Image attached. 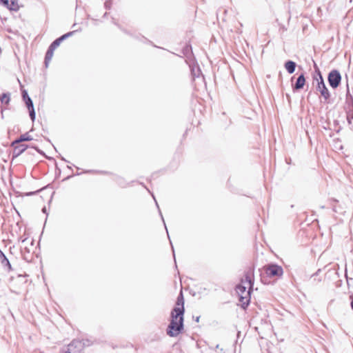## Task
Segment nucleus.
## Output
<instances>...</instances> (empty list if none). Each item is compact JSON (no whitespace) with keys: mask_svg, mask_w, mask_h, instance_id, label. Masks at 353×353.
<instances>
[{"mask_svg":"<svg viewBox=\"0 0 353 353\" xmlns=\"http://www.w3.org/2000/svg\"><path fill=\"white\" fill-rule=\"evenodd\" d=\"M184 312V298L183 292L181 291L177 296L175 306L170 314V323L166 329V334L169 336H177L183 330Z\"/></svg>","mask_w":353,"mask_h":353,"instance_id":"obj_1","label":"nucleus"},{"mask_svg":"<svg viewBox=\"0 0 353 353\" xmlns=\"http://www.w3.org/2000/svg\"><path fill=\"white\" fill-rule=\"evenodd\" d=\"M252 290H250V287L247 290V287L242 283L237 285L236 287V291L239 296V301L243 309H246L250 304Z\"/></svg>","mask_w":353,"mask_h":353,"instance_id":"obj_2","label":"nucleus"},{"mask_svg":"<svg viewBox=\"0 0 353 353\" xmlns=\"http://www.w3.org/2000/svg\"><path fill=\"white\" fill-rule=\"evenodd\" d=\"M85 345L84 341L73 340L67 347H63L60 353H83Z\"/></svg>","mask_w":353,"mask_h":353,"instance_id":"obj_3","label":"nucleus"},{"mask_svg":"<svg viewBox=\"0 0 353 353\" xmlns=\"http://www.w3.org/2000/svg\"><path fill=\"white\" fill-rule=\"evenodd\" d=\"M21 96L22 99L28 110L30 118L32 120V121L34 122L36 119V113L34 110L33 101L32 99L29 97L26 90H22Z\"/></svg>","mask_w":353,"mask_h":353,"instance_id":"obj_4","label":"nucleus"},{"mask_svg":"<svg viewBox=\"0 0 353 353\" xmlns=\"http://www.w3.org/2000/svg\"><path fill=\"white\" fill-rule=\"evenodd\" d=\"M265 274L270 277L281 276L283 274V270L281 266L275 264L270 263L264 266Z\"/></svg>","mask_w":353,"mask_h":353,"instance_id":"obj_5","label":"nucleus"},{"mask_svg":"<svg viewBox=\"0 0 353 353\" xmlns=\"http://www.w3.org/2000/svg\"><path fill=\"white\" fill-rule=\"evenodd\" d=\"M341 75L339 71L337 70H331L327 76V81L329 85L333 89H336L339 86L341 81Z\"/></svg>","mask_w":353,"mask_h":353,"instance_id":"obj_6","label":"nucleus"},{"mask_svg":"<svg viewBox=\"0 0 353 353\" xmlns=\"http://www.w3.org/2000/svg\"><path fill=\"white\" fill-rule=\"evenodd\" d=\"M254 268H249L244 272L243 278L241 279V283L248 285L250 287V290L253 289L254 283Z\"/></svg>","mask_w":353,"mask_h":353,"instance_id":"obj_7","label":"nucleus"},{"mask_svg":"<svg viewBox=\"0 0 353 353\" xmlns=\"http://www.w3.org/2000/svg\"><path fill=\"white\" fill-rule=\"evenodd\" d=\"M314 80L317 81L316 90L321 93L325 101H327L330 97V93L325 84L323 77H321V81H319L316 77H314Z\"/></svg>","mask_w":353,"mask_h":353,"instance_id":"obj_8","label":"nucleus"},{"mask_svg":"<svg viewBox=\"0 0 353 353\" xmlns=\"http://www.w3.org/2000/svg\"><path fill=\"white\" fill-rule=\"evenodd\" d=\"M10 146L13 148L12 152V161L17 158L19 155L24 152L26 150L30 147V145L24 143L15 144L14 145H12L11 143Z\"/></svg>","mask_w":353,"mask_h":353,"instance_id":"obj_9","label":"nucleus"},{"mask_svg":"<svg viewBox=\"0 0 353 353\" xmlns=\"http://www.w3.org/2000/svg\"><path fill=\"white\" fill-rule=\"evenodd\" d=\"M188 64L189 65V67L190 68L191 74L193 79L200 78L201 77L202 79H204L203 76L202 75L201 73V70L199 65L194 62V60L190 61V62H188Z\"/></svg>","mask_w":353,"mask_h":353,"instance_id":"obj_10","label":"nucleus"},{"mask_svg":"<svg viewBox=\"0 0 353 353\" xmlns=\"http://www.w3.org/2000/svg\"><path fill=\"white\" fill-rule=\"evenodd\" d=\"M1 3L12 11H18L20 8V6L18 3V0H0Z\"/></svg>","mask_w":353,"mask_h":353,"instance_id":"obj_11","label":"nucleus"},{"mask_svg":"<svg viewBox=\"0 0 353 353\" xmlns=\"http://www.w3.org/2000/svg\"><path fill=\"white\" fill-rule=\"evenodd\" d=\"M0 263L3 267V268L10 272L12 270V268L9 259L4 254V253L0 250Z\"/></svg>","mask_w":353,"mask_h":353,"instance_id":"obj_12","label":"nucleus"},{"mask_svg":"<svg viewBox=\"0 0 353 353\" xmlns=\"http://www.w3.org/2000/svg\"><path fill=\"white\" fill-rule=\"evenodd\" d=\"M305 83V74L301 73L299 75L294 84L292 85L294 90H299L303 88Z\"/></svg>","mask_w":353,"mask_h":353,"instance_id":"obj_13","label":"nucleus"},{"mask_svg":"<svg viewBox=\"0 0 353 353\" xmlns=\"http://www.w3.org/2000/svg\"><path fill=\"white\" fill-rule=\"evenodd\" d=\"M345 110H353V97L350 93L348 84L347 85Z\"/></svg>","mask_w":353,"mask_h":353,"instance_id":"obj_14","label":"nucleus"},{"mask_svg":"<svg viewBox=\"0 0 353 353\" xmlns=\"http://www.w3.org/2000/svg\"><path fill=\"white\" fill-rule=\"evenodd\" d=\"M183 54L186 57L185 62L187 63L190 62V61H194L192 59L193 54L191 46L186 45L183 49Z\"/></svg>","mask_w":353,"mask_h":353,"instance_id":"obj_15","label":"nucleus"},{"mask_svg":"<svg viewBox=\"0 0 353 353\" xmlns=\"http://www.w3.org/2000/svg\"><path fill=\"white\" fill-rule=\"evenodd\" d=\"M32 137L30 135H29L28 132H26L25 134H21L18 139L13 141L12 142V145H14L15 144H19L24 141H32Z\"/></svg>","mask_w":353,"mask_h":353,"instance_id":"obj_16","label":"nucleus"},{"mask_svg":"<svg viewBox=\"0 0 353 353\" xmlns=\"http://www.w3.org/2000/svg\"><path fill=\"white\" fill-rule=\"evenodd\" d=\"M285 68L289 74H292L295 71L296 63L291 60H288L285 63Z\"/></svg>","mask_w":353,"mask_h":353,"instance_id":"obj_17","label":"nucleus"},{"mask_svg":"<svg viewBox=\"0 0 353 353\" xmlns=\"http://www.w3.org/2000/svg\"><path fill=\"white\" fill-rule=\"evenodd\" d=\"M54 51V50L50 48V47L48 48V49L46 53L45 59H44V64H45L46 68L48 67V65L53 57Z\"/></svg>","mask_w":353,"mask_h":353,"instance_id":"obj_18","label":"nucleus"},{"mask_svg":"<svg viewBox=\"0 0 353 353\" xmlns=\"http://www.w3.org/2000/svg\"><path fill=\"white\" fill-rule=\"evenodd\" d=\"M11 100V94L10 92H4L0 95V101L2 105H8Z\"/></svg>","mask_w":353,"mask_h":353,"instance_id":"obj_19","label":"nucleus"},{"mask_svg":"<svg viewBox=\"0 0 353 353\" xmlns=\"http://www.w3.org/2000/svg\"><path fill=\"white\" fill-rule=\"evenodd\" d=\"M346 119L349 125L352 124L353 120V110H345Z\"/></svg>","mask_w":353,"mask_h":353,"instance_id":"obj_20","label":"nucleus"},{"mask_svg":"<svg viewBox=\"0 0 353 353\" xmlns=\"http://www.w3.org/2000/svg\"><path fill=\"white\" fill-rule=\"evenodd\" d=\"M74 32H75V31H71V32H67L66 34H64L62 36H61L60 37H59V39L61 41V42H62L65 39H66L69 38L70 37H71L72 35H73L74 34Z\"/></svg>","mask_w":353,"mask_h":353,"instance_id":"obj_21","label":"nucleus"},{"mask_svg":"<svg viewBox=\"0 0 353 353\" xmlns=\"http://www.w3.org/2000/svg\"><path fill=\"white\" fill-rule=\"evenodd\" d=\"M117 183L121 188H125L127 186L126 182L125 181L124 179L122 177H117Z\"/></svg>","mask_w":353,"mask_h":353,"instance_id":"obj_22","label":"nucleus"},{"mask_svg":"<svg viewBox=\"0 0 353 353\" xmlns=\"http://www.w3.org/2000/svg\"><path fill=\"white\" fill-rule=\"evenodd\" d=\"M61 41L59 40V38L56 39L50 45V48L53 49V50H55L58 46H59V45L61 44Z\"/></svg>","mask_w":353,"mask_h":353,"instance_id":"obj_23","label":"nucleus"},{"mask_svg":"<svg viewBox=\"0 0 353 353\" xmlns=\"http://www.w3.org/2000/svg\"><path fill=\"white\" fill-rule=\"evenodd\" d=\"M222 12L223 14V17H222V20L223 21H225V16L228 13V10H226L225 8H221L218 11V16L220 14V13Z\"/></svg>","mask_w":353,"mask_h":353,"instance_id":"obj_24","label":"nucleus"},{"mask_svg":"<svg viewBox=\"0 0 353 353\" xmlns=\"http://www.w3.org/2000/svg\"><path fill=\"white\" fill-rule=\"evenodd\" d=\"M152 196H153V198H154V201H155L156 205H157V208H158V209H159V214H160V216H161V219H162V221H163V223H164L165 228H166V225H165V221H164V219H163V215H162V213H161V210H160V209H159V205H158V203H157V201H156V199H155V198H154V195H153V194H152Z\"/></svg>","mask_w":353,"mask_h":353,"instance_id":"obj_25","label":"nucleus"},{"mask_svg":"<svg viewBox=\"0 0 353 353\" xmlns=\"http://www.w3.org/2000/svg\"><path fill=\"white\" fill-rule=\"evenodd\" d=\"M111 6H112V1L111 0L105 1V2L104 3L105 8L107 10H110L111 8Z\"/></svg>","mask_w":353,"mask_h":353,"instance_id":"obj_26","label":"nucleus"},{"mask_svg":"<svg viewBox=\"0 0 353 353\" xmlns=\"http://www.w3.org/2000/svg\"><path fill=\"white\" fill-rule=\"evenodd\" d=\"M314 68H315V72H316V74H317V77H323L322 74H321V72L319 70V68H318L317 65L314 63Z\"/></svg>","mask_w":353,"mask_h":353,"instance_id":"obj_27","label":"nucleus"},{"mask_svg":"<svg viewBox=\"0 0 353 353\" xmlns=\"http://www.w3.org/2000/svg\"><path fill=\"white\" fill-rule=\"evenodd\" d=\"M30 148H34L38 153L44 154L43 152L38 148L37 146H30Z\"/></svg>","mask_w":353,"mask_h":353,"instance_id":"obj_28","label":"nucleus"},{"mask_svg":"<svg viewBox=\"0 0 353 353\" xmlns=\"http://www.w3.org/2000/svg\"><path fill=\"white\" fill-rule=\"evenodd\" d=\"M350 307H351L352 310H353V294H351L350 296Z\"/></svg>","mask_w":353,"mask_h":353,"instance_id":"obj_29","label":"nucleus"},{"mask_svg":"<svg viewBox=\"0 0 353 353\" xmlns=\"http://www.w3.org/2000/svg\"><path fill=\"white\" fill-rule=\"evenodd\" d=\"M4 109H6V108H3V105H1V112L2 117H3V112Z\"/></svg>","mask_w":353,"mask_h":353,"instance_id":"obj_30","label":"nucleus"},{"mask_svg":"<svg viewBox=\"0 0 353 353\" xmlns=\"http://www.w3.org/2000/svg\"><path fill=\"white\" fill-rule=\"evenodd\" d=\"M97 171L94 170H85L83 172L84 173H92V172H96Z\"/></svg>","mask_w":353,"mask_h":353,"instance_id":"obj_31","label":"nucleus"},{"mask_svg":"<svg viewBox=\"0 0 353 353\" xmlns=\"http://www.w3.org/2000/svg\"><path fill=\"white\" fill-rule=\"evenodd\" d=\"M42 212H43V213H45V214H47V212H46V207L43 208V209H42Z\"/></svg>","mask_w":353,"mask_h":353,"instance_id":"obj_32","label":"nucleus"},{"mask_svg":"<svg viewBox=\"0 0 353 353\" xmlns=\"http://www.w3.org/2000/svg\"><path fill=\"white\" fill-rule=\"evenodd\" d=\"M199 319H200V316H197V317H196V319H195V321H196V322H199Z\"/></svg>","mask_w":353,"mask_h":353,"instance_id":"obj_33","label":"nucleus"},{"mask_svg":"<svg viewBox=\"0 0 353 353\" xmlns=\"http://www.w3.org/2000/svg\"><path fill=\"white\" fill-rule=\"evenodd\" d=\"M170 243H171V245H172V252H173V255H174V256L175 255H174V247H173V245H172V243H171V242H170Z\"/></svg>","mask_w":353,"mask_h":353,"instance_id":"obj_34","label":"nucleus"},{"mask_svg":"<svg viewBox=\"0 0 353 353\" xmlns=\"http://www.w3.org/2000/svg\"><path fill=\"white\" fill-rule=\"evenodd\" d=\"M107 16H108V13H107V12H105V13L103 14V18H105Z\"/></svg>","mask_w":353,"mask_h":353,"instance_id":"obj_35","label":"nucleus"},{"mask_svg":"<svg viewBox=\"0 0 353 353\" xmlns=\"http://www.w3.org/2000/svg\"><path fill=\"white\" fill-rule=\"evenodd\" d=\"M61 160H63V161H65V162H68V161H66V159H65V158H63V157H61Z\"/></svg>","mask_w":353,"mask_h":353,"instance_id":"obj_36","label":"nucleus"},{"mask_svg":"<svg viewBox=\"0 0 353 353\" xmlns=\"http://www.w3.org/2000/svg\"><path fill=\"white\" fill-rule=\"evenodd\" d=\"M316 77L319 79V81H321V77Z\"/></svg>","mask_w":353,"mask_h":353,"instance_id":"obj_37","label":"nucleus"},{"mask_svg":"<svg viewBox=\"0 0 353 353\" xmlns=\"http://www.w3.org/2000/svg\"><path fill=\"white\" fill-rule=\"evenodd\" d=\"M165 229H167V228ZM166 231H168V230H166ZM167 233L168 234V232H167ZM168 237L169 238L170 235L168 234Z\"/></svg>","mask_w":353,"mask_h":353,"instance_id":"obj_38","label":"nucleus"},{"mask_svg":"<svg viewBox=\"0 0 353 353\" xmlns=\"http://www.w3.org/2000/svg\"><path fill=\"white\" fill-rule=\"evenodd\" d=\"M25 241H26V239H22V240H21V242H23V243Z\"/></svg>","mask_w":353,"mask_h":353,"instance_id":"obj_39","label":"nucleus"},{"mask_svg":"<svg viewBox=\"0 0 353 353\" xmlns=\"http://www.w3.org/2000/svg\"><path fill=\"white\" fill-rule=\"evenodd\" d=\"M294 78V77H292L291 78V81H293Z\"/></svg>","mask_w":353,"mask_h":353,"instance_id":"obj_40","label":"nucleus"}]
</instances>
